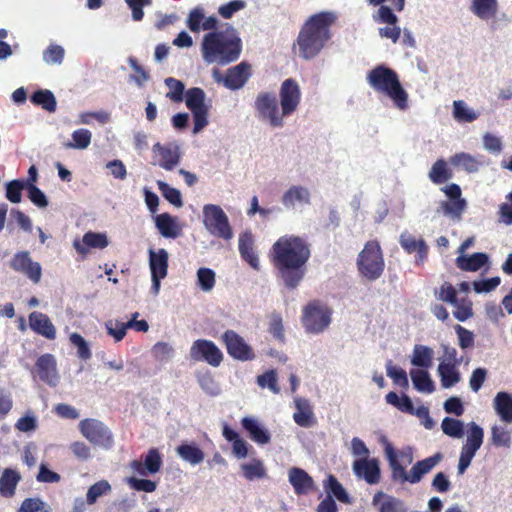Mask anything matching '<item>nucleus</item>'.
I'll return each mask as SVG.
<instances>
[{"mask_svg":"<svg viewBox=\"0 0 512 512\" xmlns=\"http://www.w3.org/2000/svg\"><path fill=\"white\" fill-rule=\"evenodd\" d=\"M64 55L65 50L62 46L51 44L43 51V60L49 65H61Z\"/></svg>","mask_w":512,"mask_h":512,"instance_id":"obj_54","label":"nucleus"},{"mask_svg":"<svg viewBox=\"0 0 512 512\" xmlns=\"http://www.w3.org/2000/svg\"><path fill=\"white\" fill-rule=\"evenodd\" d=\"M434 351L425 345H415L411 358L412 365L423 369H428L432 365Z\"/></svg>","mask_w":512,"mask_h":512,"instance_id":"obj_40","label":"nucleus"},{"mask_svg":"<svg viewBox=\"0 0 512 512\" xmlns=\"http://www.w3.org/2000/svg\"><path fill=\"white\" fill-rule=\"evenodd\" d=\"M152 152L159 157V160L153 164L166 171L173 170L180 163L181 152L177 143L161 144L157 142L153 145Z\"/></svg>","mask_w":512,"mask_h":512,"instance_id":"obj_17","label":"nucleus"},{"mask_svg":"<svg viewBox=\"0 0 512 512\" xmlns=\"http://www.w3.org/2000/svg\"><path fill=\"white\" fill-rule=\"evenodd\" d=\"M493 408L501 421L512 423V394L498 392L493 399Z\"/></svg>","mask_w":512,"mask_h":512,"instance_id":"obj_32","label":"nucleus"},{"mask_svg":"<svg viewBox=\"0 0 512 512\" xmlns=\"http://www.w3.org/2000/svg\"><path fill=\"white\" fill-rule=\"evenodd\" d=\"M242 41L237 30L225 23L220 30L204 35L201 52L203 60L208 64L228 65L239 59Z\"/></svg>","mask_w":512,"mask_h":512,"instance_id":"obj_3","label":"nucleus"},{"mask_svg":"<svg viewBox=\"0 0 512 512\" xmlns=\"http://www.w3.org/2000/svg\"><path fill=\"white\" fill-rule=\"evenodd\" d=\"M257 384L261 388H269L275 394L280 392L277 385V372L274 369L257 376Z\"/></svg>","mask_w":512,"mask_h":512,"instance_id":"obj_63","label":"nucleus"},{"mask_svg":"<svg viewBox=\"0 0 512 512\" xmlns=\"http://www.w3.org/2000/svg\"><path fill=\"white\" fill-rule=\"evenodd\" d=\"M438 374L441 381V386L445 389L451 388L456 385L460 379V372L457 370L455 364H449L442 361L438 366Z\"/></svg>","mask_w":512,"mask_h":512,"instance_id":"obj_38","label":"nucleus"},{"mask_svg":"<svg viewBox=\"0 0 512 512\" xmlns=\"http://www.w3.org/2000/svg\"><path fill=\"white\" fill-rule=\"evenodd\" d=\"M323 486L327 495H331L332 498L335 497L338 501L342 503H351V499L348 493L335 476L328 475L327 479L324 481Z\"/></svg>","mask_w":512,"mask_h":512,"instance_id":"obj_41","label":"nucleus"},{"mask_svg":"<svg viewBox=\"0 0 512 512\" xmlns=\"http://www.w3.org/2000/svg\"><path fill=\"white\" fill-rule=\"evenodd\" d=\"M203 224L206 230L214 237L224 240L233 238V229L229 223V218L224 210L216 204H206L203 206Z\"/></svg>","mask_w":512,"mask_h":512,"instance_id":"obj_8","label":"nucleus"},{"mask_svg":"<svg viewBox=\"0 0 512 512\" xmlns=\"http://www.w3.org/2000/svg\"><path fill=\"white\" fill-rule=\"evenodd\" d=\"M359 275L370 282L378 280L384 272L385 260L380 243L370 240L365 243L356 260Z\"/></svg>","mask_w":512,"mask_h":512,"instance_id":"obj_6","label":"nucleus"},{"mask_svg":"<svg viewBox=\"0 0 512 512\" xmlns=\"http://www.w3.org/2000/svg\"><path fill=\"white\" fill-rule=\"evenodd\" d=\"M335 20L332 12H320L309 17L297 37L300 57L311 60L319 55L332 37L331 26Z\"/></svg>","mask_w":512,"mask_h":512,"instance_id":"obj_4","label":"nucleus"},{"mask_svg":"<svg viewBox=\"0 0 512 512\" xmlns=\"http://www.w3.org/2000/svg\"><path fill=\"white\" fill-rule=\"evenodd\" d=\"M491 442L495 447L510 448L511 446V433L501 425H493L491 427Z\"/></svg>","mask_w":512,"mask_h":512,"instance_id":"obj_48","label":"nucleus"},{"mask_svg":"<svg viewBox=\"0 0 512 512\" xmlns=\"http://www.w3.org/2000/svg\"><path fill=\"white\" fill-rule=\"evenodd\" d=\"M380 442L384 446L385 456L391 471V480L395 483L418 484L425 475L429 474L443 460V454L437 452L430 457L417 461L411 469L407 471L398 458L400 457L408 464H411L414 460L413 448L407 446L397 453L391 442L385 436L380 438Z\"/></svg>","mask_w":512,"mask_h":512,"instance_id":"obj_2","label":"nucleus"},{"mask_svg":"<svg viewBox=\"0 0 512 512\" xmlns=\"http://www.w3.org/2000/svg\"><path fill=\"white\" fill-rule=\"evenodd\" d=\"M387 376L390 377L396 385L403 388L408 387L409 381L407 373L404 369L394 366L392 360H388L386 363Z\"/></svg>","mask_w":512,"mask_h":512,"instance_id":"obj_56","label":"nucleus"},{"mask_svg":"<svg viewBox=\"0 0 512 512\" xmlns=\"http://www.w3.org/2000/svg\"><path fill=\"white\" fill-rule=\"evenodd\" d=\"M206 93L202 88L193 87L185 92V103L193 116V134L201 132L209 123V105L205 103Z\"/></svg>","mask_w":512,"mask_h":512,"instance_id":"obj_9","label":"nucleus"},{"mask_svg":"<svg viewBox=\"0 0 512 512\" xmlns=\"http://www.w3.org/2000/svg\"><path fill=\"white\" fill-rule=\"evenodd\" d=\"M164 83L169 89L166 97L176 103L182 102L184 98V92H186L184 83L173 77L166 78Z\"/></svg>","mask_w":512,"mask_h":512,"instance_id":"obj_49","label":"nucleus"},{"mask_svg":"<svg viewBox=\"0 0 512 512\" xmlns=\"http://www.w3.org/2000/svg\"><path fill=\"white\" fill-rule=\"evenodd\" d=\"M296 411L293 414L295 423L301 427L309 428L315 424L314 414L307 399L298 398L295 400Z\"/></svg>","mask_w":512,"mask_h":512,"instance_id":"obj_33","label":"nucleus"},{"mask_svg":"<svg viewBox=\"0 0 512 512\" xmlns=\"http://www.w3.org/2000/svg\"><path fill=\"white\" fill-rule=\"evenodd\" d=\"M488 255L482 252L470 256L460 255L456 258V265L463 271H477L488 262Z\"/></svg>","mask_w":512,"mask_h":512,"instance_id":"obj_36","label":"nucleus"},{"mask_svg":"<svg viewBox=\"0 0 512 512\" xmlns=\"http://www.w3.org/2000/svg\"><path fill=\"white\" fill-rule=\"evenodd\" d=\"M453 117L460 123H471L479 117V113L469 108L464 101L457 100L453 102Z\"/></svg>","mask_w":512,"mask_h":512,"instance_id":"obj_44","label":"nucleus"},{"mask_svg":"<svg viewBox=\"0 0 512 512\" xmlns=\"http://www.w3.org/2000/svg\"><path fill=\"white\" fill-rule=\"evenodd\" d=\"M30 101L36 106L49 113H53L57 109V101L52 91L48 89H38L31 96Z\"/></svg>","mask_w":512,"mask_h":512,"instance_id":"obj_39","label":"nucleus"},{"mask_svg":"<svg viewBox=\"0 0 512 512\" xmlns=\"http://www.w3.org/2000/svg\"><path fill=\"white\" fill-rule=\"evenodd\" d=\"M469 430L465 443L463 444L460 453L473 459L477 451L483 444L484 430L475 422L468 424Z\"/></svg>","mask_w":512,"mask_h":512,"instance_id":"obj_23","label":"nucleus"},{"mask_svg":"<svg viewBox=\"0 0 512 512\" xmlns=\"http://www.w3.org/2000/svg\"><path fill=\"white\" fill-rule=\"evenodd\" d=\"M158 189L160 190L162 196L172 205L175 207H182L183 206V200L181 196V192L171 187L169 184L162 180L157 181Z\"/></svg>","mask_w":512,"mask_h":512,"instance_id":"obj_51","label":"nucleus"},{"mask_svg":"<svg viewBox=\"0 0 512 512\" xmlns=\"http://www.w3.org/2000/svg\"><path fill=\"white\" fill-rule=\"evenodd\" d=\"M72 142L66 144L67 148L86 149L92 139V133L88 129H77L72 133Z\"/></svg>","mask_w":512,"mask_h":512,"instance_id":"obj_52","label":"nucleus"},{"mask_svg":"<svg viewBox=\"0 0 512 512\" xmlns=\"http://www.w3.org/2000/svg\"><path fill=\"white\" fill-rule=\"evenodd\" d=\"M148 254L151 276L165 278L168 274V252L163 248H160L157 251L149 249Z\"/></svg>","mask_w":512,"mask_h":512,"instance_id":"obj_29","label":"nucleus"},{"mask_svg":"<svg viewBox=\"0 0 512 512\" xmlns=\"http://www.w3.org/2000/svg\"><path fill=\"white\" fill-rule=\"evenodd\" d=\"M449 163L455 168L461 169L469 174L478 172L480 167L483 166L481 160L466 152H459L452 155L449 158Z\"/></svg>","mask_w":512,"mask_h":512,"instance_id":"obj_31","label":"nucleus"},{"mask_svg":"<svg viewBox=\"0 0 512 512\" xmlns=\"http://www.w3.org/2000/svg\"><path fill=\"white\" fill-rule=\"evenodd\" d=\"M288 480L297 495L307 494L314 487L312 477L302 468H290L288 471Z\"/></svg>","mask_w":512,"mask_h":512,"instance_id":"obj_26","label":"nucleus"},{"mask_svg":"<svg viewBox=\"0 0 512 512\" xmlns=\"http://www.w3.org/2000/svg\"><path fill=\"white\" fill-rule=\"evenodd\" d=\"M385 400L388 404L396 407L401 412L408 414L414 412L412 400L406 394H402V396H399L396 392L392 391L385 396Z\"/></svg>","mask_w":512,"mask_h":512,"instance_id":"obj_47","label":"nucleus"},{"mask_svg":"<svg viewBox=\"0 0 512 512\" xmlns=\"http://www.w3.org/2000/svg\"><path fill=\"white\" fill-rule=\"evenodd\" d=\"M435 296L437 299L451 305L458 303L457 290L449 282H444L439 290L435 292Z\"/></svg>","mask_w":512,"mask_h":512,"instance_id":"obj_62","label":"nucleus"},{"mask_svg":"<svg viewBox=\"0 0 512 512\" xmlns=\"http://www.w3.org/2000/svg\"><path fill=\"white\" fill-rule=\"evenodd\" d=\"M469 10L478 19L488 21L499 10L498 0H471Z\"/></svg>","mask_w":512,"mask_h":512,"instance_id":"obj_30","label":"nucleus"},{"mask_svg":"<svg viewBox=\"0 0 512 512\" xmlns=\"http://www.w3.org/2000/svg\"><path fill=\"white\" fill-rule=\"evenodd\" d=\"M78 428L83 437L93 445L104 449H110L113 446L112 432L102 421L86 418L80 421Z\"/></svg>","mask_w":512,"mask_h":512,"instance_id":"obj_11","label":"nucleus"},{"mask_svg":"<svg viewBox=\"0 0 512 512\" xmlns=\"http://www.w3.org/2000/svg\"><path fill=\"white\" fill-rule=\"evenodd\" d=\"M10 267L14 271L24 274L34 283L41 280V265L34 262L27 251L17 252L10 261Z\"/></svg>","mask_w":512,"mask_h":512,"instance_id":"obj_18","label":"nucleus"},{"mask_svg":"<svg viewBox=\"0 0 512 512\" xmlns=\"http://www.w3.org/2000/svg\"><path fill=\"white\" fill-rule=\"evenodd\" d=\"M34 378L45 383L51 388H55L60 383V374L57 368V360L53 354L45 353L39 356L31 370Z\"/></svg>","mask_w":512,"mask_h":512,"instance_id":"obj_14","label":"nucleus"},{"mask_svg":"<svg viewBox=\"0 0 512 512\" xmlns=\"http://www.w3.org/2000/svg\"><path fill=\"white\" fill-rule=\"evenodd\" d=\"M243 429L248 433L250 439L259 445L268 444L271 434L256 418L244 417L241 420Z\"/></svg>","mask_w":512,"mask_h":512,"instance_id":"obj_25","label":"nucleus"},{"mask_svg":"<svg viewBox=\"0 0 512 512\" xmlns=\"http://www.w3.org/2000/svg\"><path fill=\"white\" fill-rule=\"evenodd\" d=\"M466 206L467 202L465 199L442 201L437 212H442L452 219L460 220Z\"/></svg>","mask_w":512,"mask_h":512,"instance_id":"obj_43","label":"nucleus"},{"mask_svg":"<svg viewBox=\"0 0 512 512\" xmlns=\"http://www.w3.org/2000/svg\"><path fill=\"white\" fill-rule=\"evenodd\" d=\"M190 358L197 362H205L212 367H219L224 355L213 341L197 339L191 345Z\"/></svg>","mask_w":512,"mask_h":512,"instance_id":"obj_15","label":"nucleus"},{"mask_svg":"<svg viewBox=\"0 0 512 512\" xmlns=\"http://www.w3.org/2000/svg\"><path fill=\"white\" fill-rule=\"evenodd\" d=\"M221 340L226 347L228 355L234 360L247 362L256 358L253 348L236 331L226 330L222 334Z\"/></svg>","mask_w":512,"mask_h":512,"instance_id":"obj_13","label":"nucleus"},{"mask_svg":"<svg viewBox=\"0 0 512 512\" xmlns=\"http://www.w3.org/2000/svg\"><path fill=\"white\" fill-rule=\"evenodd\" d=\"M112 492V486L111 484L105 480L102 479L94 484H92L86 493L87 503L89 505H94L97 503L99 498L106 496Z\"/></svg>","mask_w":512,"mask_h":512,"instance_id":"obj_45","label":"nucleus"},{"mask_svg":"<svg viewBox=\"0 0 512 512\" xmlns=\"http://www.w3.org/2000/svg\"><path fill=\"white\" fill-rule=\"evenodd\" d=\"M250 76L251 66L246 62H241L229 68L225 76L218 69H213L212 71L214 81L222 83L226 88L232 91L241 89L247 83Z\"/></svg>","mask_w":512,"mask_h":512,"instance_id":"obj_12","label":"nucleus"},{"mask_svg":"<svg viewBox=\"0 0 512 512\" xmlns=\"http://www.w3.org/2000/svg\"><path fill=\"white\" fill-rule=\"evenodd\" d=\"M108 245L109 241L106 234L92 231L85 233L81 240L76 238L73 241L74 249L82 256H86L91 248L104 249Z\"/></svg>","mask_w":512,"mask_h":512,"instance_id":"obj_21","label":"nucleus"},{"mask_svg":"<svg viewBox=\"0 0 512 512\" xmlns=\"http://www.w3.org/2000/svg\"><path fill=\"white\" fill-rule=\"evenodd\" d=\"M443 433L449 437L459 439L464 435L463 422L451 417H445L441 423Z\"/></svg>","mask_w":512,"mask_h":512,"instance_id":"obj_50","label":"nucleus"},{"mask_svg":"<svg viewBox=\"0 0 512 512\" xmlns=\"http://www.w3.org/2000/svg\"><path fill=\"white\" fill-rule=\"evenodd\" d=\"M254 109L258 120L268 123L273 128L284 126L282 110L274 92L264 91L258 93L254 101Z\"/></svg>","mask_w":512,"mask_h":512,"instance_id":"obj_7","label":"nucleus"},{"mask_svg":"<svg viewBox=\"0 0 512 512\" xmlns=\"http://www.w3.org/2000/svg\"><path fill=\"white\" fill-rule=\"evenodd\" d=\"M353 472L359 479H364L368 484L374 485L380 481L379 461L376 458H361L353 463Z\"/></svg>","mask_w":512,"mask_h":512,"instance_id":"obj_19","label":"nucleus"},{"mask_svg":"<svg viewBox=\"0 0 512 512\" xmlns=\"http://www.w3.org/2000/svg\"><path fill=\"white\" fill-rule=\"evenodd\" d=\"M281 203L287 210H295L311 204V193L307 187L292 185L281 197Z\"/></svg>","mask_w":512,"mask_h":512,"instance_id":"obj_20","label":"nucleus"},{"mask_svg":"<svg viewBox=\"0 0 512 512\" xmlns=\"http://www.w3.org/2000/svg\"><path fill=\"white\" fill-rule=\"evenodd\" d=\"M278 277L288 289H295L304 279L311 256L309 244L295 235L281 236L271 249Z\"/></svg>","mask_w":512,"mask_h":512,"instance_id":"obj_1","label":"nucleus"},{"mask_svg":"<svg viewBox=\"0 0 512 512\" xmlns=\"http://www.w3.org/2000/svg\"><path fill=\"white\" fill-rule=\"evenodd\" d=\"M241 470L243 472V476L249 481L263 479L267 476L264 463L259 459H253L249 463L242 464Z\"/></svg>","mask_w":512,"mask_h":512,"instance_id":"obj_46","label":"nucleus"},{"mask_svg":"<svg viewBox=\"0 0 512 512\" xmlns=\"http://www.w3.org/2000/svg\"><path fill=\"white\" fill-rule=\"evenodd\" d=\"M366 81L375 92L391 99L397 109L401 111L408 109V93L402 87L398 74L393 69L383 64L377 65L367 73Z\"/></svg>","mask_w":512,"mask_h":512,"instance_id":"obj_5","label":"nucleus"},{"mask_svg":"<svg viewBox=\"0 0 512 512\" xmlns=\"http://www.w3.org/2000/svg\"><path fill=\"white\" fill-rule=\"evenodd\" d=\"M197 381L201 389L206 394L210 396H217L220 394L221 388L209 372L199 374L197 376Z\"/></svg>","mask_w":512,"mask_h":512,"instance_id":"obj_55","label":"nucleus"},{"mask_svg":"<svg viewBox=\"0 0 512 512\" xmlns=\"http://www.w3.org/2000/svg\"><path fill=\"white\" fill-rule=\"evenodd\" d=\"M28 321L30 329L36 334L48 340L56 338V327L46 314L34 311L29 314Z\"/></svg>","mask_w":512,"mask_h":512,"instance_id":"obj_22","label":"nucleus"},{"mask_svg":"<svg viewBox=\"0 0 512 512\" xmlns=\"http://www.w3.org/2000/svg\"><path fill=\"white\" fill-rule=\"evenodd\" d=\"M51 512V507L38 497L26 498L20 505L18 512Z\"/></svg>","mask_w":512,"mask_h":512,"instance_id":"obj_60","label":"nucleus"},{"mask_svg":"<svg viewBox=\"0 0 512 512\" xmlns=\"http://www.w3.org/2000/svg\"><path fill=\"white\" fill-rule=\"evenodd\" d=\"M215 272L210 268H199L197 270V285L204 292L211 291L215 286Z\"/></svg>","mask_w":512,"mask_h":512,"instance_id":"obj_53","label":"nucleus"},{"mask_svg":"<svg viewBox=\"0 0 512 512\" xmlns=\"http://www.w3.org/2000/svg\"><path fill=\"white\" fill-rule=\"evenodd\" d=\"M70 342L77 348V356L82 360L91 358L92 353L88 342L78 333L70 335Z\"/></svg>","mask_w":512,"mask_h":512,"instance_id":"obj_64","label":"nucleus"},{"mask_svg":"<svg viewBox=\"0 0 512 512\" xmlns=\"http://www.w3.org/2000/svg\"><path fill=\"white\" fill-rule=\"evenodd\" d=\"M20 481L21 475L17 470L5 468L0 477V495L6 498L13 497Z\"/></svg>","mask_w":512,"mask_h":512,"instance_id":"obj_34","label":"nucleus"},{"mask_svg":"<svg viewBox=\"0 0 512 512\" xmlns=\"http://www.w3.org/2000/svg\"><path fill=\"white\" fill-rule=\"evenodd\" d=\"M154 221L159 233L165 238L176 239L182 233V226L177 221V218L169 213L157 215Z\"/></svg>","mask_w":512,"mask_h":512,"instance_id":"obj_27","label":"nucleus"},{"mask_svg":"<svg viewBox=\"0 0 512 512\" xmlns=\"http://www.w3.org/2000/svg\"><path fill=\"white\" fill-rule=\"evenodd\" d=\"M331 323V310L318 301L308 303L302 316V324L310 334L322 333Z\"/></svg>","mask_w":512,"mask_h":512,"instance_id":"obj_10","label":"nucleus"},{"mask_svg":"<svg viewBox=\"0 0 512 512\" xmlns=\"http://www.w3.org/2000/svg\"><path fill=\"white\" fill-rule=\"evenodd\" d=\"M452 176V172L447 168V162L444 159H438L428 173L430 181L436 185L447 182Z\"/></svg>","mask_w":512,"mask_h":512,"instance_id":"obj_42","label":"nucleus"},{"mask_svg":"<svg viewBox=\"0 0 512 512\" xmlns=\"http://www.w3.org/2000/svg\"><path fill=\"white\" fill-rule=\"evenodd\" d=\"M410 376L418 392L431 394L435 391V384L426 369H412Z\"/></svg>","mask_w":512,"mask_h":512,"instance_id":"obj_37","label":"nucleus"},{"mask_svg":"<svg viewBox=\"0 0 512 512\" xmlns=\"http://www.w3.org/2000/svg\"><path fill=\"white\" fill-rule=\"evenodd\" d=\"M254 239L250 231H245L239 235V253L253 269L259 270V259L253 249Z\"/></svg>","mask_w":512,"mask_h":512,"instance_id":"obj_28","label":"nucleus"},{"mask_svg":"<svg viewBox=\"0 0 512 512\" xmlns=\"http://www.w3.org/2000/svg\"><path fill=\"white\" fill-rule=\"evenodd\" d=\"M205 19V11L201 6L193 8L186 19V25L190 31L197 33L201 30L202 23Z\"/></svg>","mask_w":512,"mask_h":512,"instance_id":"obj_57","label":"nucleus"},{"mask_svg":"<svg viewBox=\"0 0 512 512\" xmlns=\"http://www.w3.org/2000/svg\"><path fill=\"white\" fill-rule=\"evenodd\" d=\"M26 189L23 179H15L6 184V198L12 203H20L22 191Z\"/></svg>","mask_w":512,"mask_h":512,"instance_id":"obj_59","label":"nucleus"},{"mask_svg":"<svg viewBox=\"0 0 512 512\" xmlns=\"http://www.w3.org/2000/svg\"><path fill=\"white\" fill-rule=\"evenodd\" d=\"M178 456L192 466L203 462L205 454L195 443H183L176 449Z\"/></svg>","mask_w":512,"mask_h":512,"instance_id":"obj_35","label":"nucleus"},{"mask_svg":"<svg viewBox=\"0 0 512 512\" xmlns=\"http://www.w3.org/2000/svg\"><path fill=\"white\" fill-rule=\"evenodd\" d=\"M268 331L279 342H285L283 321L279 313L274 312L270 315Z\"/></svg>","mask_w":512,"mask_h":512,"instance_id":"obj_58","label":"nucleus"},{"mask_svg":"<svg viewBox=\"0 0 512 512\" xmlns=\"http://www.w3.org/2000/svg\"><path fill=\"white\" fill-rule=\"evenodd\" d=\"M452 305L455 307L453 315L458 321L464 322L473 316L472 302L469 299H458V303Z\"/></svg>","mask_w":512,"mask_h":512,"instance_id":"obj_61","label":"nucleus"},{"mask_svg":"<svg viewBox=\"0 0 512 512\" xmlns=\"http://www.w3.org/2000/svg\"><path fill=\"white\" fill-rule=\"evenodd\" d=\"M301 101V89L293 78L285 79L279 90V104L282 115L289 117L297 109Z\"/></svg>","mask_w":512,"mask_h":512,"instance_id":"obj_16","label":"nucleus"},{"mask_svg":"<svg viewBox=\"0 0 512 512\" xmlns=\"http://www.w3.org/2000/svg\"><path fill=\"white\" fill-rule=\"evenodd\" d=\"M372 504L378 506V512H408L404 500L382 491L373 496Z\"/></svg>","mask_w":512,"mask_h":512,"instance_id":"obj_24","label":"nucleus"}]
</instances>
